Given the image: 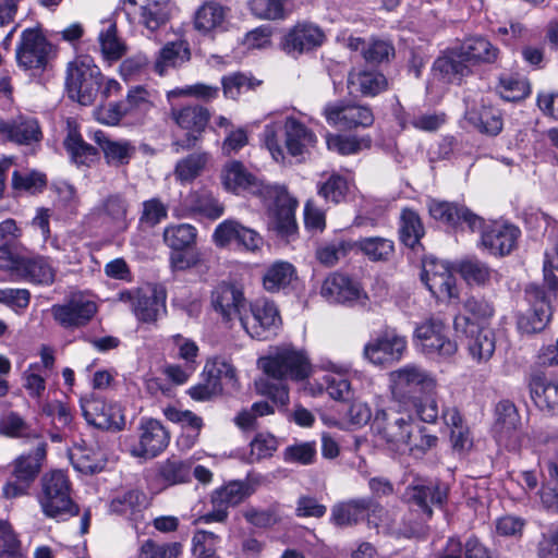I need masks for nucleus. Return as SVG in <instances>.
I'll return each instance as SVG.
<instances>
[{
  "instance_id": "21",
  "label": "nucleus",
  "mask_w": 558,
  "mask_h": 558,
  "mask_svg": "<svg viewBox=\"0 0 558 558\" xmlns=\"http://www.w3.org/2000/svg\"><path fill=\"white\" fill-rule=\"evenodd\" d=\"M448 486L424 480H414L404 490L407 502L416 506L427 519L433 515L432 506L442 507L447 501Z\"/></svg>"
},
{
  "instance_id": "52",
  "label": "nucleus",
  "mask_w": 558,
  "mask_h": 558,
  "mask_svg": "<svg viewBox=\"0 0 558 558\" xmlns=\"http://www.w3.org/2000/svg\"><path fill=\"white\" fill-rule=\"evenodd\" d=\"M100 52L106 60L116 61L125 53V45L117 35L114 23H106L98 34Z\"/></svg>"
},
{
  "instance_id": "19",
  "label": "nucleus",
  "mask_w": 558,
  "mask_h": 558,
  "mask_svg": "<svg viewBox=\"0 0 558 558\" xmlns=\"http://www.w3.org/2000/svg\"><path fill=\"white\" fill-rule=\"evenodd\" d=\"M213 240L219 247H226L235 242L243 250L253 253L259 251L264 244V239L257 231L234 219L220 222L213 233Z\"/></svg>"
},
{
  "instance_id": "5",
  "label": "nucleus",
  "mask_w": 558,
  "mask_h": 558,
  "mask_svg": "<svg viewBox=\"0 0 558 558\" xmlns=\"http://www.w3.org/2000/svg\"><path fill=\"white\" fill-rule=\"evenodd\" d=\"M263 140L275 160H283L282 144L291 156H301L314 147L317 137L303 122L293 116L280 113L267 123Z\"/></svg>"
},
{
  "instance_id": "7",
  "label": "nucleus",
  "mask_w": 558,
  "mask_h": 558,
  "mask_svg": "<svg viewBox=\"0 0 558 558\" xmlns=\"http://www.w3.org/2000/svg\"><path fill=\"white\" fill-rule=\"evenodd\" d=\"M365 518L375 527L386 531L392 527L388 512L372 497L340 501L331 508L330 521L340 527L356 525Z\"/></svg>"
},
{
  "instance_id": "59",
  "label": "nucleus",
  "mask_w": 558,
  "mask_h": 558,
  "mask_svg": "<svg viewBox=\"0 0 558 558\" xmlns=\"http://www.w3.org/2000/svg\"><path fill=\"white\" fill-rule=\"evenodd\" d=\"M0 433L9 437L43 439L40 434L28 425L17 413L11 412L0 420Z\"/></svg>"
},
{
  "instance_id": "6",
  "label": "nucleus",
  "mask_w": 558,
  "mask_h": 558,
  "mask_svg": "<svg viewBox=\"0 0 558 558\" xmlns=\"http://www.w3.org/2000/svg\"><path fill=\"white\" fill-rule=\"evenodd\" d=\"M38 501L46 517L65 520L78 514V506L71 498V485L66 474L60 470L45 474L40 482Z\"/></svg>"
},
{
  "instance_id": "28",
  "label": "nucleus",
  "mask_w": 558,
  "mask_h": 558,
  "mask_svg": "<svg viewBox=\"0 0 558 558\" xmlns=\"http://www.w3.org/2000/svg\"><path fill=\"white\" fill-rule=\"evenodd\" d=\"M428 210L435 220L451 227H458L464 222L474 232L486 226L482 217L472 213L464 205L457 203L432 199L428 203Z\"/></svg>"
},
{
  "instance_id": "36",
  "label": "nucleus",
  "mask_w": 558,
  "mask_h": 558,
  "mask_svg": "<svg viewBox=\"0 0 558 558\" xmlns=\"http://www.w3.org/2000/svg\"><path fill=\"white\" fill-rule=\"evenodd\" d=\"M322 367L330 372L322 378V387H325L330 398L337 401H349L353 396L351 384L345 376L349 366L328 360L322 362Z\"/></svg>"
},
{
  "instance_id": "54",
  "label": "nucleus",
  "mask_w": 558,
  "mask_h": 558,
  "mask_svg": "<svg viewBox=\"0 0 558 558\" xmlns=\"http://www.w3.org/2000/svg\"><path fill=\"white\" fill-rule=\"evenodd\" d=\"M148 90L143 87H135L128 93L126 99L123 105L129 114L131 122H143L146 114L153 108V101L149 99Z\"/></svg>"
},
{
  "instance_id": "23",
  "label": "nucleus",
  "mask_w": 558,
  "mask_h": 558,
  "mask_svg": "<svg viewBox=\"0 0 558 558\" xmlns=\"http://www.w3.org/2000/svg\"><path fill=\"white\" fill-rule=\"evenodd\" d=\"M41 138L43 132L37 119L25 114L0 118V142L31 146L39 143Z\"/></svg>"
},
{
  "instance_id": "56",
  "label": "nucleus",
  "mask_w": 558,
  "mask_h": 558,
  "mask_svg": "<svg viewBox=\"0 0 558 558\" xmlns=\"http://www.w3.org/2000/svg\"><path fill=\"white\" fill-rule=\"evenodd\" d=\"M495 430L500 438L502 435H509L517 430L520 426V415L517 407L510 400L499 401L495 408Z\"/></svg>"
},
{
  "instance_id": "14",
  "label": "nucleus",
  "mask_w": 558,
  "mask_h": 558,
  "mask_svg": "<svg viewBox=\"0 0 558 558\" xmlns=\"http://www.w3.org/2000/svg\"><path fill=\"white\" fill-rule=\"evenodd\" d=\"M51 47L38 28L22 32L16 46L17 65L24 70L43 71L48 64Z\"/></svg>"
},
{
  "instance_id": "1",
  "label": "nucleus",
  "mask_w": 558,
  "mask_h": 558,
  "mask_svg": "<svg viewBox=\"0 0 558 558\" xmlns=\"http://www.w3.org/2000/svg\"><path fill=\"white\" fill-rule=\"evenodd\" d=\"M422 423L414 409L396 404L377 410L371 428L376 444L389 456L422 458L438 442Z\"/></svg>"
},
{
  "instance_id": "15",
  "label": "nucleus",
  "mask_w": 558,
  "mask_h": 558,
  "mask_svg": "<svg viewBox=\"0 0 558 558\" xmlns=\"http://www.w3.org/2000/svg\"><path fill=\"white\" fill-rule=\"evenodd\" d=\"M457 332L465 335L468 350L473 360L487 362L496 349L495 335L492 329L480 327L469 315L459 314L453 319Z\"/></svg>"
},
{
  "instance_id": "49",
  "label": "nucleus",
  "mask_w": 558,
  "mask_h": 558,
  "mask_svg": "<svg viewBox=\"0 0 558 558\" xmlns=\"http://www.w3.org/2000/svg\"><path fill=\"white\" fill-rule=\"evenodd\" d=\"M210 159L206 151H196L180 159L174 168V177L181 183H189L195 180L205 169Z\"/></svg>"
},
{
  "instance_id": "24",
  "label": "nucleus",
  "mask_w": 558,
  "mask_h": 558,
  "mask_svg": "<svg viewBox=\"0 0 558 558\" xmlns=\"http://www.w3.org/2000/svg\"><path fill=\"white\" fill-rule=\"evenodd\" d=\"M171 117L181 129L189 131L185 140L173 143L174 151L193 148L209 121L208 110L202 106H186L172 109Z\"/></svg>"
},
{
  "instance_id": "63",
  "label": "nucleus",
  "mask_w": 558,
  "mask_h": 558,
  "mask_svg": "<svg viewBox=\"0 0 558 558\" xmlns=\"http://www.w3.org/2000/svg\"><path fill=\"white\" fill-rule=\"evenodd\" d=\"M288 0H251L252 13L263 20H283L288 16Z\"/></svg>"
},
{
  "instance_id": "17",
  "label": "nucleus",
  "mask_w": 558,
  "mask_h": 558,
  "mask_svg": "<svg viewBox=\"0 0 558 558\" xmlns=\"http://www.w3.org/2000/svg\"><path fill=\"white\" fill-rule=\"evenodd\" d=\"M137 430L138 442L130 448V453L135 458L153 459L169 445V433L158 420L143 417Z\"/></svg>"
},
{
  "instance_id": "34",
  "label": "nucleus",
  "mask_w": 558,
  "mask_h": 558,
  "mask_svg": "<svg viewBox=\"0 0 558 558\" xmlns=\"http://www.w3.org/2000/svg\"><path fill=\"white\" fill-rule=\"evenodd\" d=\"M348 89L351 95L374 97L388 89V80L376 70L353 69L348 75Z\"/></svg>"
},
{
  "instance_id": "13",
  "label": "nucleus",
  "mask_w": 558,
  "mask_h": 558,
  "mask_svg": "<svg viewBox=\"0 0 558 558\" xmlns=\"http://www.w3.org/2000/svg\"><path fill=\"white\" fill-rule=\"evenodd\" d=\"M83 416L88 424L100 429L120 430L125 421L118 403L108 402L100 393H90L81 399Z\"/></svg>"
},
{
  "instance_id": "25",
  "label": "nucleus",
  "mask_w": 558,
  "mask_h": 558,
  "mask_svg": "<svg viewBox=\"0 0 558 558\" xmlns=\"http://www.w3.org/2000/svg\"><path fill=\"white\" fill-rule=\"evenodd\" d=\"M421 277L436 299H458L456 277L447 263L434 259L426 262Z\"/></svg>"
},
{
  "instance_id": "11",
  "label": "nucleus",
  "mask_w": 558,
  "mask_h": 558,
  "mask_svg": "<svg viewBox=\"0 0 558 558\" xmlns=\"http://www.w3.org/2000/svg\"><path fill=\"white\" fill-rule=\"evenodd\" d=\"M97 312L98 306L94 298L83 291L73 292L62 303L51 306L54 322L68 330L85 327Z\"/></svg>"
},
{
  "instance_id": "47",
  "label": "nucleus",
  "mask_w": 558,
  "mask_h": 558,
  "mask_svg": "<svg viewBox=\"0 0 558 558\" xmlns=\"http://www.w3.org/2000/svg\"><path fill=\"white\" fill-rule=\"evenodd\" d=\"M425 233L418 214L410 208H404L400 215L399 234L401 242L410 247H414Z\"/></svg>"
},
{
  "instance_id": "57",
  "label": "nucleus",
  "mask_w": 558,
  "mask_h": 558,
  "mask_svg": "<svg viewBox=\"0 0 558 558\" xmlns=\"http://www.w3.org/2000/svg\"><path fill=\"white\" fill-rule=\"evenodd\" d=\"M459 272L468 283L478 286L486 284L493 278L497 277L495 270L476 258L461 260L459 264Z\"/></svg>"
},
{
  "instance_id": "3",
  "label": "nucleus",
  "mask_w": 558,
  "mask_h": 558,
  "mask_svg": "<svg viewBox=\"0 0 558 558\" xmlns=\"http://www.w3.org/2000/svg\"><path fill=\"white\" fill-rule=\"evenodd\" d=\"M257 364L268 377L280 380L278 384L269 379L260 381L259 392L283 409L289 404L290 398L289 388L282 380L289 378L301 381L311 374L306 353L290 344L276 347L268 355L259 357Z\"/></svg>"
},
{
  "instance_id": "39",
  "label": "nucleus",
  "mask_w": 558,
  "mask_h": 558,
  "mask_svg": "<svg viewBox=\"0 0 558 558\" xmlns=\"http://www.w3.org/2000/svg\"><path fill=\"white\" fill-rule=\"evenodd\" d=\"M354 251L374 263L389 262L395 255V242L384 236H365L353 241Z\"/></svg>"
},
{
  "instance_id": "35",
  "label": "nucleus",
  "mask_w": 558,
  "mask_h": 558,
  "mask_svg": "<svg viewBox=\"0 0 558 558\" xmlns=\"http://www.w3.org/2000/svg\"><path fill=\"white\" fill-rule=\"evenodd\" d=\"M15 278L34 284L50 286L56 279V269L47 257L22 256Z\"/></svg>"
},
{
  "instance_id": "2",
  "label": "nucleus",
  "mask_w": 558,
  "mask_h": 558,
  "mask_svg": "<svg viewBox=\"0 0 558 558\" xmlns=\"http://www.w3.org/2000/svg\"><path fill=\"white\" fill-rule=\"evenodd\" d=\"M226 190L233 193L247 192L260 197L268 209L269 226L281 236H289L296 231V201L278 185L265 184L247 171L244 165L232 160L223 167L221 173Z\"/></svg>"
},
{
  "instance_id": "38",
  "label": "nucleus",
  "mask_w": 558,
  "mask_h": 558,
  "mask_svg": "<svg viewBox=\"0 0 558 558\" xmlns=\"http://www.w3.org/2000/svg\"><path fill=\"white\" fill-rule=\"evenodd\" d=\"M228 11V8L215 0L206 1L195 12L194 26L203 34L222 31Z\"/></svg>"
},
{
  "instance_id": "33",
  "label": "nucleus",
  "mask_w": 558,
  "mask_h": 558,
  "mask_svg": "<svg viewBox=\"0 0 558 558\" xmlns=\"http://www.w3.org/2000/svg\"><path fill=\"white\" fill-rule=\"evenodd\" d=\"M92 138L102 150L109 166L120 167L128 165L136 154V146L129 140H112L105 132L98 130Z\"/></svg>"
},
{
  "instance_id": "18",
  "label": "nucleus",
  "mask_w": 558,
  "mask_h": 558,
  "mask_svg": "<svg viewBox=\"0 0 558 558\" xmlns=\"http://www.w3.org/2000/svg\"><path fill=\"white\" fill-rule=\"evenodd\" d=\"M524 294L530 308L520 317L519 328L527 333L542 331L551 316L550 302L543 288L535 283L526 286Z\"/></svg>"
},
{
  "instance_id": "64",
  "label": "nucleus",
  "mask_w": 558,
  "mask_h": 558,
  "mask_svg": "<svg viewBox=\"0 0 558 558\" xmlns=\"http://www.w3.org/2000/svg\"><path fill=\"white\" fill-rule=\"evenodd\" d=\"M41 412L51 418L56 429L72 428L73 414L68 404L60 400H51L41 404Z\"/></svg>"
},
{
  "instance_id": "4",
  "label": "nucleus",
  "mask_w": 558,
  "mask_h": 558,
  "mask_svg": "<svg viewBox=\"0 0 558 558\" xmlns=\"http://www.w3.org/2000/svg\"><path fill=\"white\" fill-rule=\"evenodd\" d=\"M389 383L397 404L414 409L422 422H437L439 410L433 397L437 381L429 372L418 365L407 364L389 374Z\"/></svg>"
},
{
  "instance_id": "41",
  "label": "nucleus",
  "mask_w": 558,
  "mask_h": 558,
  "mask_svg": "<svg viewBox=\"0 0 558 558\" xmlns=\"http://www.w3.org/2000/svg\"><path fill=\"white\" fill-rule=\"evenodd\" d=\"M465 62L459 48L451 49L435 60L433 70L446 82H453L470 73Z\"/></svg>"
},
{
  "instance_id": "48",
  "label": "nucleus",
  "mask_w": 558,
  "mask_h": 558,
  "mask_svg": "<svg viewBox=\"0 0 558 558\" xmlns=\"http://www.w3.org/2000/svg\"><path fill=\"white\" fill-rule=\"evenodd\" d=\"M147 506L146 495L137 489H131L117 496L110 502V510L128 518H136Z\"/></svg>"
},
{
  "instance_id": "40",
  "label": "nucleus",
  "mask_w": 558,
  "mask_h": 558,
  "mask_svg": "<svg viewBox=\"0 0 558 558\" xmlns=\"http://www.w3.org/2000/svg\"><path fill=\"white\" fill-rule=\"evenodd\" d=\"M459 49L465 61L472 64L493 63L499 54V49L483 36L466 38Z\"/></svg>"
},
{
  "instance_id": "62",
  "label": "nucleus",
  "mask_w": 558,
  "mask_h": 558,
  "mask_svg": "<svg viewBox=\"0 0 558 558\" xmlns=\"http://www.w3.org/2000/svg\"><path fill=\"white\" fill-rule=\"evenodd\" d=\"M317 189L325 201L338 204L344 199L349 191V182L345 177L332 173L325 182L318 183Z\"/></svg>"
},
{
  "instance_id": "55",
  "label": "nucleus",
  "mask_w": 558,
  "mask_h": 558,
  "mask_svg": "<svg viewBox=\"0 0 558 558\" xmlns=\"http://www.w3.org/2000/svg\"><path fill=\"white\" fill-rule=\"evenodd\" d=\"M326 144L329 150L342 156L354 155L362 149L369 148L372 140L369 136H347L340 134H327Z\"/></svg>"
},
{
  "instance_id": "16",
  "label": "nucleus",
  "mask_w": 558,
  "mask_h": 558,
  "mask_svg": "<svg viewBox=\"0 0 558 558\" xmlns=\"http://www.w3.org/2000/svg\"><path fill=\"white\" fill-rule=\"evenodd\" d=\"M323 116L329 125L342 130L368 128L375 119L368 106L344 101L328 102Z\"/></svg>"
},
{
  "instance_id": "37",
  "label": "nucleus",
  "mask_w": 558,
  "mask_h": 558,
  "mask_svg": "<svg viewBox=\"0 0 558 558\" xmlns=\"http://www.w3.org/2000/svg\"><path fill=\"white\" fill-rule=\"evenodd\" d=\"M465 119L478 132L496 136L504 128V120L500 110L484 101L481 105L466 109Z\"/></svg>"
},
{
  "instance_id": "31",
  "label": "nucleus",
  "mask_w": 558,
  "mask_h": 558,
  "mask_svg": "<svg viewBox=\"0 0 558 558\" xmlns=\"http://www.w3.org/2000/svg\"><path fill=\"white\" fill-rule=\"evenodd\" d=\"M211 305L223 320L230 322L245 313L246 299L241 288L223 282L211 292Z\"/></svg>"
},
{
  "instance_id": "43",
  "label": "nucleus",
  "mask_w": 558,
  "mask_h": 558,
  "mask_svg": "<svg viewBox=\"0 0 558 558\" xmlns=\"http://www.w3.org/2000/svg\"><path fill=\"white\" fill-rule=\"evenodd\" d=\"M531 397L541 410L553 411L558 407V380L549 381L536 376L530 384Z\"/></svg>"
},
{
  "instance_id": "30",
  "label": "nucleus",
  "mask_w": 558,
  "mask_h": 558,
  "mask_svg": "<svg viewBox=\"0 0 558 558\" xmlns=\"http://www.w3.org/2000/svg\"><path fill=\"white\" fill-rule=\"evenodd\" d=\"M166 301L167 291L160 283L153 284L147 291L136 290L133 313L143 323H156L167 313Z\"/></svg>"
},
{
  "instance_id": "45",
  "label": "nucleus",
  "mask_w": 558,
  "mask_h": 558,
  "mask_svg": "<svg viewBox=\"0 0 558 558\" xmlns=\"http://www.w3.org/2000/svg\"><path fill=\"white\" fill-rule=\"evenodd\" d=\"M353 251V240L337 238L318 245L315 252V256L322 265L332 267L341 258L348 256Z\"/></svg>"
},
{
  "instance_id": "10",
  "label": "nucleus",
  "mask_w": 558,
  "mask_h": 558,
  "mask_svg": "<svg viewBox=\"0 0 558 558\" xmlns=\"http://www.w3.org/2000/svg\"><path fill=\"white\" fill-rule=\"evenodd\" d=\"M47 456V444L44 439L36 441L34 450L20 454L12 462V480L3 486L7 498H16L27 494L32 483L40 473Z\"/></svg>"
},
{
  "instance_id": "9",
  "label": "nucleus",
  "mask_w": 558,
  "mask_h": 558,
  "mask_svg": "<svg viewBox=\"0 0 558 558\" xmlns=\"http://www.w3.org/2000/svg\"><path fill=\"white\" fill-rule=\"evenodd\" d=\"M86 220L112 234L124 232L133 220L131 202L120 193L110 194L90 209Z\"/></svg>"
},
{
  "instance_id": "32",
  "label": "nucleus",
  "mask_w": 558,
  "mask_h": 558,
  "mask_svg": "<svg viewBox=\"0 0 558 558\" xmlns=\"http://www.w3.org/2000/svg\"><path fill=\"white\" fill-rule=\"evenodd\" d=\"M482 228V244L495 255L509 254L517 244L520 230L513 225L494 221Z\"/></svg>"
},
{
  "instance_id": "26",
  "label": "nucleus",
  "mask_w": 558,
  "mask_h": 558,
  "mask_svg": "<svg viewBox=\"0 0 558 558\" xmlns=\"http://www.w3.org/2000/svg\"><path fill=\"white\" fill-rule=\"evenodd\" d=\"M126 14L151 33L169 20L170 0H126Z\"/></svg>"
},
{
  "instance_id": "51",
  "label": "nucleus",
  "mask_w": 558,
  "mask_h": 558,
  "mask_svg": "<svg viewBox=\"0 0 558 558\" xmlns=\"http://www.w3.org/2000/svg\"><path fill=\"white\" fill-rule=\"evenodd\" d=\"M252 494L250 485L245 482L233 481L216 489L211 495L213 505H222L226 508L234 507Z\"/></svg>"
},
{
  "instance_id": "46",
  "label": "nucleus",
  "mask_w": 558,
  "mask_h": 558,
  "mask_svg": "<svg viewBox=\"0 0 558 558\" xmlns=\"http://www.w3.org/2000/svg\"><path fill=\"white\" fill-rule=\"evenodd\" d=\"M190 60V50L183 41H172L166 44L155 62V70L163 75L169 68L180 66Z\"/></svg>"
},
{
  "instance_id": "50",
  "label": "nucleus",
  "mask_w": 558,
  "mask_h": 558,
  "mask_svg": "<svg viewBox=\"0 0 558 558\" xmlns=\"http://www.w3.org/2000/svg\"><path fill=\"white\" fill-rule=\"evenodd\" d=\"M196 239L197 229L190 223L171 225L163 230V241L171 250L192 248Z\"/></svg>"
},
{
  "instance_id": "61",
  "label": "nucleus",
  "mask_w": 558,
  "mask_h": 558,
  "mask_svg": "<svg viewBox=\"0 0 558 558\" xmlns=\"http://www.w3.org/2000/svg\"><path fill=\"white\" fill-rule=\"evenodd\" d=\"M180 550L179 543H165L148 538L141 543L137 558H177Z\"/></svg>"
},
{
  "instance_id": "42",
  "label": "nucleus",
  "mask_w": 558,
  "mask_h": 558,
  "mask_svg": "<svg viewBox=\"0 0 558 558\" xmlns=\"http://www.w3.org/2000/svg\"><path fill=\"white\" fill-rule=\"evenodd\" d=\"M186 204L191 211L210 220L220 218L225 213L223 204L207 190L190 193L186 197Z\"/></svg>"
},
{
  "instance_id": "20",
  "label": "nucleus",
  "mask_w": 558,
  "mask_h": 558,
  "mask_svg": "<svg viewBox=\"0 0 558 558\" xmlns=\"http://www.w3.org/2000/svg\"><path fill=\"white\" fill-rule=\"evenodd\" d=\"M415 338L422 351L428 355L452 356L457 343L448 338L446 327L440 320L429 319L415 329Z\"/></svg>"
},
{
  "instance_id": "60",
  "label": "nucleus",
  "mask_w": 558,
  "mask_h": 558,
  "mask_svg": "<svg viewBox=\"0 0 558 558\" xmlns=\"http://www.w3.org/2000/svg\"><path fill=\"white\" fill-rule=\"evenodd\" d=\"M499 94L508 101H517L529 96L531 89L526 78L519 75H502L499 78Z\"/></svg>"
},
{
  "instance_id": "58",
  "label": "nucleus",
  "mask_w": 558,
  "mask_h": 558,
  "mask_svg": "<svg viewBox=\"0 0 558 558\" xmlns=\"http://www.w3.org/2000/svg\"><path fill=\"white\" fill-rule=\"evenodd\" d=\"M64 146L72 161L78 166H89L97 156L96 148L85 143L75 131L69 132L64 140Z\"/></svg>"
},
{
  "instance_id": "44",
  "label": "nucleus",
  "mask_w": 558,
  "mask_h": 558,
  "mask_svg": "<svg viewBox=\"0 0 558 558\" xmlns=\"http://www.w3.org/2000/svg\"><path fill=\"white\" fill-rule=\"evenodd\" d=\"M296 277L294 266L289 262L277 260L263 276V286L268 292H278L288 287Z\"/></svg>"
},
{
  "instance_id": "12",
  "label": "nucleus",
  "mask_w": 558,
  "mask_h": 558,
  "mask_svg": "<svg viewBox=\"0 0 558 558\" xmlns=\"http://www.w3.org/2000/svg\"><path fill=\"white\" fill-rule=\"evenodd\" d=\"M245 331L254 339L267 340L277 335L281 326L279 311L274 302L257 300L250 306V313L240 315Z\"/></svg>"
},
{
  "instance_id": "22",
  "label": "nucleus",
  "mask_w": 558,
  "mask_h": 558,
  "mask_svg": "<svg viewBox=\"0 0 558 558\" xmlns=\"http://www.w3.org/2000/svg\"><path fill=\"white\" fill-rule=\"evenodd\" d=\"M320 295L329 303L354 305L365 304L366 294L360 284L345 275L333 272L325 278Z\"/></svg>"
},
{
  "instance_id": "8",
  "label": "nucleus",
  "mask_w": 558,
  "mask_h": 558,
  "mask_svg": "<svg viewBox=\"0 0 558 558\" xmlns=\"http://www.w3.org/2000/svg\"><path fill=\"white\" fill-rule=\"evenodd\" d=\"M104 83V75L89 58L69 64L65 86L69 97L83 106L92 105Z\"/></svg>"
},
{
  "instance_id": "27",
  "label": "nucleus",
  "mask_w": 558,
  "mask_h": 558,
  "mask_svg": "<svg viewBox=\"0 0 558 558\" xmlns=\"http://www.w3.org/2000/svg\"><path fill=\"white\" fill-rule=\"evenodd\" d=\"M324 40L325 34L320 27L310 22H300L283 36L281 47L288 54L296 57L319 47Z\"/></svg>"
},
{
  "instance_id": "29",
  "label": "nucleus",
  "mask_w": 558,
  "mask_h": 558,
  "mask_svg": "<svg viewBox=\"0 0 558 558\" xmlns=\"http://www.w3.org/2000/svg\"><path fill=\"white\" fill-rule=\"evenodd\" d=\"M407 348L404 337L395 331H385L377 339L365 344L363 354L371 363L384 365L399 361Z\"/></svg>"
},
{
  "instance_id": "53",
  "label": "nucleus",
  "mask_w": 558,
  "mask_h": 558,
  "mask_svg": "<svg viewBox=\"0 0 558 558\" xmlns=\"http://www.w3.org/2000/svg\"><path fill=\"white\" fill-rule=\"evenodd\" d=\"M192 465L190 460L168 459L161 463L158 475L169 486L183 484L191 480Z\"/></svg>"
}]
</instances>
